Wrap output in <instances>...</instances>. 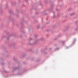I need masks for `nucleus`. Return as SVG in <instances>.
<instances>
[{
	"instance_id": "nucleus-2",
	"label": "nucleus",
	"mask_w": 78,
	"mask_h": 78,
	"mask_svg": "<svg viewBox=\"0 0 78 78\" xmlns=\"http://www.w3.org/2000/svg\"><path fill=\"white\" fill-rule=\"evenodd\" d=\"M73 14H74V13H72L71 15H73Z\"/></svg>"
},
{
	"instance_id": "nucleus-1",
	"label": "nucleus",
	"mask_w": 78,
	"mask_h": 78,
	"mask_svg": "<svg viewBox=\"0 0 78 78\" xmlns=\"http://www.w3.org/2000/svg\"><path fill=\"white\" fill-rule=\"evenodd\" d=\"M55 17H56V16H55V15H54V16H53V17H54V18H55Z\"/></svg>"
}]
</instances>
